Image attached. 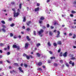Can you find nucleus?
<instances>
[{
	"label": "nucleus",
	"instance_id": "obj_1",
	"mask_svg": "<svg viewBox=\"0 0 76 76\" xmlns=\"http://www.w3.org/2000/svg\"><path fill=\"white\" fill-rule=\"evenodd\" d=\"M44 17L42 16L40 18V20H39V23L41 24L42 23V20H44Z\"/></svg>",
	"mask_w": 76,
	"mask_h": 76
},
{
	"label": "nucleus",
	"instance_id": "obj_2",
	"mask_svg": "<svg viewBox=\"0 0 76 76\" xmlns=\"http://www.w3.org/2000/svg\"><path fill=\"white\" fill-rule=\"evenodd\" d=\"M43 32H44V30L41 29L38 32V34L39 35H41V34H42V33H43Z\"/></svg>",
	"mask_w": 76,
	"mask_h": 76
},
{
	"label": "nucleus",
	"instance_id": "obj_3",
	"mask_svg": "<svg viewBox=\"0 0 76 76\" xmlns=\"http://www.w3.org/2000/svg\"><path fill=\"white\" fill-rule=\"evenodd\" d=\"M19 14V13L17 12V13H16V12H14V17H15V16H18Z\"/></svg>",
	"mask_w": 76,
	"mask_h": 76
},
{
	"label": "nucleus",
	"instance_id": "obj_4",
	"mask_svg": "<svg viewBox=\"0 0 76 76\" xmlns=\"http://www.w3.org/2000/svg\"><path fill=\"white\" fill-rule=\"evenodd\" d=\"M69 63L70 64H72V66H74V65H75V63H74V62H72V61H70L69 62Z\"/></svg>",
	"mask_w": 76,
	"mask_h": 76
},
{
	"label": "nucleus",
	"instance_id": "obj_5",
	"mask_svg": "<svg viewBox=\"0 0 76 76\" xmlns=\"http://www.w3.org/2000/svg\"><path fill=\"white\" fill-rule=\"evenodd\" d=\"M67 54V52H65V53L63 54V56H64V57H66Z\"/></svg>",
	"mask_w": 76,
	"mask_h": 76
},
{
	"label": "nucleus",
	"instance_id": "obj_6",
	"mask_svg": "<svg viewBox=\"0 0 76 76\" xmlns=\"http://www.w3.org/2000/svg\"><path fill=\"white\" fill-rule=\"evenodd\" d=\"M28 45H29V44L28 43H26V44L25 47L26 49H27V48H28Z\"/></svg>",
	"mask_w": 76,
	"mask_h": 76
},
{
	"label": "nucleus",
	"instance_id": "obj_7",
	"mask_svg": "<svg viewBox=\"0 0 76 76\" xmlns=\"http://www.w3.org/2000/svg\"><path fill=\"white\" fill-rule=\"evenodd\" d=\"M42 62H39L38 63H37L36 64L37 65V66H40L42 65Z\"/></svg>",
	"mask_w": 76,
	"mask_h": 76
},
{
	"label": "nucleus",
	"instance_id": "obj_8",
	"mask_svg": "<svg viewBox=\"0 0 76 76\" xmlns=\"http://www.w3.org/2000/svg\"><path fill=\"white\" fill-rule=\"evenodd\" d=\"M18 69L20 72H22V73H23V71L22 69V68L21 67H19L18 68Z\"/></svg>",
	"mask_w": 76,
	"mask_h": 76
},
{
	"label": "nucleus",
	"instance_id": "obj_9",
	"mask_svg": "<svg viewBox=\"0 0 76 76\" xmlns=\"http://www.w3.org/2000/svg\"><path fill=\"white\" fill-rule=\"evenodd\" d=\"M31 23V21H28L26 23V24L28 26H29L30 24Z\"/></svg>",
	"mask_w": 76,
	"mask_h": 76
},
{
	"label": "nucleus",
	"instance_id": "obj_10",
	"mask_svg": "<svg viewBox=\"0 0 76 76\" xmlns=\"http://www.w3.org/2000/svg\"><path fill=\"white\" fill-rule=\"evenodd\" d=\"M39 7H37V8H35V12H37V11H39Z\"/></svg>",
	"mask_w": 76,
	"mask_h": 76
},
{
	"label": "nucleus",
	"instance_id": "obj_11",
	"mask_svg": "<svg viewBox=\"0 0 76 76\" xmlns=\"http://www.w3.org/2000/svg\"><path fill=\"white\" fill-rule=\"evenodd\" d=\"M49 35L50 36H52L53 35V33L52 32H51V31H49Z\"/></svg>",
	"mask_w": 76,
	"mask_h": 76
},
{
	"label": "nucleus",
	"instance_id": "obj_12",
	"mask_svg": "<svg viewBox=\"0 0 76 76\" xmlns=\"http://www.w3.org/2000/svg\"><path fill=\"white\" fill-rule=\"evenodd\" d=\"M57 44H58V45H61V41H58L57 42Z\"/></svg>",
	"mask_w": 76,
	"mask_h": 76
},
{
	"label": "nucleus",
	"instance_id": "obj_13",
	"mask_svg": "<svg viewBox=\"0 0 76 76\" xmlns=\"http://www.w3.org/2000/svg\"><path fill=\"white\" fill-rule=\"evenodd\" d=\"M19 7L20 9H22V4H20L19 5Z\"/></svg>",
	"mask_w": 76,
	"mask_h": 76
},
{
	"label": "nucleus",
	"instance_id": "obj_14",
	"mask_svg": "<svg viewBox=\"0 0 76 76\" xmlns=\"http://www.w3.org/2000/svg\"><path fill=\"white\" fill-rule=\"evenodd\" d=\"M17 45H14L13 46V48H17Z\"/></svg>",
	"mask_w": 76,
	"mask_h": 76
},
{
	"label": "nucleus",
	"instance_id": "obj_15",
	"mask_svg": "<svg viewBox=\"0 0 76 76\" xmlns=\"http://www.w3.org/2000/svg\"><path fill=\"white\" fill-rule=\"evenodd\" d=\"M37 56L38 57H39L41 56V54L39 53H37Z\"/></svg>",
	"mask_w": 76,
	"mask_h": 76
},
{
	"label": "nucleus",
	"instance_id": "obj_16",
	"mask_svg": "<svg viewBox=\"0 0 76 76\" xmlns=\"http://www.w3.org/2000/svg\"><path fill=\"white\" fill-rule=\"evenodd\" d=\"M33 34L34 35L36 36L37 35V33H36V31H34L33 32Z\"/></svg>",
	"mask_w": 76,
	"mask_h": 76
},
{
	"label": "nucleus",
	"instance_id": "obj_17",
	"mask_svg": "<svg viewBox=\"0 0 76 76\" xmlns=\"http://www.w3.org/2000/svg\"><path fill=\"white\" fill-rule=\"evenodd\" d=\"M17 50H20V46H18L17 47Z\"/></svg>",
	"mask_w": 76,
	"mask_h": 76
},
{
	"label": "nucleus",
	"instance_id": "obj_18",
	"mask_svg": "<svg viewBox=\"0 0 76 76\" xmlns=\"http://www.w3.org/2000/svg\"><path fill=\"white\" fill-rule=\"evenodd\" d=\"M36 45L37 47H39V46H40V45H41V44L40 43H38Z\"/></svg>",
	"mask_w": 76,
	"mask_h": 76
},
{
	"label": "nucleus",
	"instance_id": "obj_19",
	"mask_svg": "<svg viewBox=\"0 0 76 76\" xmlns=\"http://www.w3.org/2000/svg\"><path fill=\"white\" fill-rule=\"evenodd\" d=\"M1 30H2L4 32H6V30L4 28H2Z\"/></svg>",
	"mask_w": 76,
	"mask_h": 76
},
{
	"label": "nucleus",
	"instance_id": "obj_20",
	"mask_svg": "<svg viewBox=\"0 0 76 76\" xmlns=\"http://www.w3.org/2000/svg\"><path fill=\"white\" fill-rule=\"evenodd\" d=\"M37 70H38L39 71H42V69L40 68H38L37 69Z\"/></svg>",
	"mask_w": 76,
	"mask_h": 76
},
{
	"label": "nucleus",
	"instance_id": "obj_21",
	"mask_svg": "<svg viewBox=\"0 0 76 76\" xmlns=\"http://www.w3.org/2000/svg\"><path fill=\"white\" fill-rule=\"evenodd\" d=\"M0 46L1 47H3L4 46V44L2 43H0Z\"/></svg>",
	"mask_w": 76,
	"mask_h": 76
},
{
	"label": "nucleus",
	"instance_id": "obj_22",
	"mask_svg": "<svg viewBox=\"0 0 76 76\" xmlns=\"http://www.w3.org/2000/svg\"><path fill=\"white\" fill-rule=\"evenodd\" d=\"M1 23H3V24H5V23H5V22L4 20H2L1 21Z\"/></svg>",
	"mask_w": 76,
	"mask_h": 76
},
{
	"label": "nucleus",
	"instance_id": "obj_23",
	"mask_svg": "<svg viewBox=\"0 0 76 76\" xmlns=\"http://www.w3.org/2000/svg\"><path fill=\"white\" fill-rule=\"evenodd\" d=\"M59 56L60 57H62V56H63V53L62 52H61L59 55Z\"/></svg>",
	"mask_w": 76,
	"mask_h": 76
},
{
	"label": "nucleus",
	"instance_id": "obj_24",
	"mask_svg": "<svg viewBox=\"0 0 76 76\" xmlns=\"http://www.w3.org/2000/svg\"><path fill=\"white\" fill-rule=\"evenodd\" d=\"M53 45L55 47H56V46H57V43H56V42L54 43Z\"/></svg>",
	"mask_w": 76,
	"mask_h": 76
},
{
	"label": "nucleus",
	"instance_id": "obj_25",
	"mask_svg": "<svg viewBox=\"0 0 76 76\" xmlns=\"http://www.w3.org/2000/svg\"><path fill=\"white\" fill-rule=\"evenodd\" d=\"M48 46H49V47H51V44H50V42H48Z\"/></svg>",
	"mask_w": 76,
	"mask_h": 76
},
{
	"label": "nucleus",
	"instance_id": "obj_26",
	"mask_svg": "<svg viewBox=\"0 0 76 76\" xmlns=\"http://www.w3.org/2000/svg\"><path fill=\"white\" fill-rule=\"evenodd\" d=\"M13 36V33H10V37H11Z\"/></svg>",
	"mask_w": 76,
	"mask_h": 76
},
{
	"label": "nucleus",
	"instance_id": "obj_27",
	"mask_svg": "<svg viewBox=\"0 0 76 76\" xmlns=\"http://www.w3.org/2000/svg\"><path fill=\"white\" fill-rule=\"evenodd\" d=\"M10 52H8L7 53V56H9V55H10Z\"/></svg>",
	"mask_w": 76,
	"mask_h": 76
},
{
	"label": "nucleus",
	"instance_id": "obj_28",
	"mask_svg": "<svg viewBox=\"0 0 76 76\" xmlns=\"http://www.w3.org/2000/svg\"><path fill=\"white\" fill-rule=\"evenodd\" d=\"M72 35H73V33H70L69 34V36H72Z\"/></svg>",
	"mask_w": 76,
	"mask_h": 76
},
{
	"label": "nucleus",
	"instance_id": "obj_29",
	"mask_svg": "<svg viewBox=\"0 0 76 76\" xmlns=\"http://www.w3.org/2000/svg\"><path fill=\"white\" fill-rule=\"evenodd\" d=\"M15 25V24H14V23H12L10 25V26H11V27H13V26H14Z\"/></svg>",
	"mask_w": 76,
	"mask_h": 76
},
{
	"label": "nucleus",
	"instance_id": "obj_30",
	"mask_svg": "<svg viewBox=\"0 0 76 76\" xmlns=\"http://www.w3.org/2000/svg\"><path fill=\"white\" fill-rule=\"evenodd\" d=\"M54 65L55 67H57V66H58V65L57 64H54Z\"/></svg>",
	"mask_w": 76,
	"mask_h": 76
},
{
	"label": "nucleus",
	"instance_id": "obj_31",
	"mask_svg": "<svg viewBox=\"0 0 76 76\" xmlns=\"http://www.w3.org/2000/svg\"><path fill=\"white\" fill-rule=\"evenodd\" d=\"M57 33L58 35H60V32L59 31H57Z\"/></svg>",
	"mask_w": 76,
	"mask_h": 76
},
{
	"label": "nucleus",
	"instance_id": "obj_32",
	"mask_svg": "<svg viewBox=\"0 0 76 76\" xmlns=\"http://www.w3.org/2000/svg\"><path fill=\"white\" fill-rule=\"evenodd\" d=\"M72 38H76V34H73V37H72Z\"/></svg>",
	"mask_w": 76,
	"mask_h": 76
},
{
	"label": "nucleus",
	"instance_id": "obj_33",
	"mask_svg": "<svg viewBox=\"0 0 76 76\" xmlns=\"http://www.w3.org/2000/svg\"><path fill=\"white\" fill-rule=\"evenodd\" d=\"M47 27L48 28L50 27V25L48 24L47 25Z\"/></svg>",
	"mask_w": 76,
	"mask_h": 76
},
{
	"label": "nucleus",
	"instance_id": "obj_34",
	"mask_svg": "<svg viewBox=\"0 0 76 76\" xmlns=\"http://www.w3.org/2000/svg\"><path fill=\"white\" fill-rule=\"evenodd\" d=\"M50 58L51 59H55V58H55V57H50Z\"/></svg>",
	"mask_w": 76,
	"mask_h": 76
},
{
	"label": "nucleus",
	"instance_id": "obj_35",
	"mask_svg": "<svg viewBox=\"0 0 76 76\" xmlns=\"http://www.w3.org/2000/svg\"><path fill=\"white\" fill-rule=\"evenodd\" d=\"M26 57L27 59H29L30 57H29V56L27 55V56H26Z\"/></svg>",
	"mask_w": 76,
	"mask_h": 76
},
{
	"label": "nucleus",
	"instance_id": "obj_36",
	"mask_svg": "<svg viewBox=\"0 0 76 76\" xmlns=\"http://www.w3.org/2000/svg\"><path fill=\"white\" fill-rule=\"evenodd\" d=\"M23 56L24 57H26V56H27V55H26V54L25 53H24L23 55Z\"/></svg>",
	"mask_w": 76,
	"mask_h": 76
},
{
	"label": "nucleus",
	"instance_id": "obj_37",
	"mask_svg": "<svg viewBox=\"0 0 76 76\" xmlns=\"http://www.w3.org/2000/svg\"><path fill=\"white\" fill-rule=\"evenodd\" d=\"M24 66H25V67H28V65L26 64H24Z\"/></svg>",
	"mask_w": 76,
	"mask_h": 76
},
{
	"label": "nucleus",
	"instance_id": "obj_38",
	"mask_svg": "<svg viewBox=\"0 0 76 76\" xmlns=\"http://www.w3.org/2000/svg\"><path fill=\"white\" fill-rule=\"evenodd\" d=\"M26 20V18H25V17H24L23 18V22H25Z\"/></svg>",
	"mask_w": 76,
	"mask_h": 76
},
{
	"label": "nucleus",
	"instance_id": "obj_39",
	"mask_svg": "<svg viewBox=\"0 0 76 76\" xmlns=\"http://www.w3.org/2000/svg\"><path fill=\"white\" fill-rule=\"evenodd\" d=\"M9 21H12V18H10L9 19Z\"/></svg>",
	"mask_w": 76,
	"mask_h": 76
},
{
	"label": "nucleus",
	"instance_id": "obj_40",
	"mask_svg": "<svg viewBox=\"0 0 76 76\" xmlns=\"http://www.w3.org/2000/svg\"><path fill=\"white\" fill-rule=\"evenodd\" d=\"M49 53H50V54H53V52L51 51H49Z\"/></svg>",
	"mask_w": 76,
	"mask_h": 76
},
{
	"label": "nucleus",
	"instance_id": "obj_41",
	"mask_svg": "<svg viewBox=\"0 0 76 76\" xmlns=\"http://www.w3.org/2000/svg\"><path fill=\"white\" fill-rule=\"evenodd\" d=\"M60 63H63V61L62 60H60Z\"/></svg>",
	"mask_w": 76,
	"mask_h": 76
},
{
	"label": "nucleus",
	"instance_id": "obj_42",
	"mask_svg": "<svg viewBox=\"0 0 76 76\" xmlns=\"http://www.w3.org/2000/svg\"><path fill=\"white\" fill-rule=\"evenodd\" d=\"M2 26L3 28H6V26L4 25H3Z\"/></svg>",
	"mask_w": 76,
	"mask_h": 76
},
{
	"label": "nucleus",
	"instance_id": "obj_43",
	"mask_svg": "<svg viewBox=\"0 0 76 76\" xmlns=\"http://www.w3.org/2000/svg\"><path fill=\"white\" fill-rule=\"evenodd\" d=\"M14 65H15V66H18V64L17 63H15Z\"/></svg>",
	"mask_w": 76,
	"mask_h": 76
},
{
	"label": "nucleus",
	"instance_id": "obj_44",
	"mask_svg": "<svg viewBox=\"0 0 76 76\" xmlns=\"http://www.w3.org/2000/svg\"><path fill=\"white\" fill-rule=\"evenodd\" d=\"M51 61L50 60H48V63H51Z\"/></svg>",
	"mask_w": 76,
	"mask_h": 76
},
{
	"label": "nucleus",
	"instance_id": "obj_45",
	"mask_svg": "<svg viewBox=\"0 0 76 76\" xmlns=\"http://www.w3.org/2000/svg\"><path fill=\"white\" fill-rule=\"evenodd\" d=\"M66 66H67V67H69V64L67 63H66Z\"/></svg>",
	"mask_w": 76,
	"mask_h": 76
},
{
	"label": "nucleus",
	"instance_id": "obj_46",
	"mask_svg": "<svg viewBox=\"0 0 76 76\" xmlns=\"http://www.w3.org/2000/svg\"><path fill=\"white\" fill-rule=\"evenodd\" d=\"M12 10H13V12H16V11L15 10V9H12Z\"/></svg>",
	"mask_w": 76,
	"mask_h": 76
},
{
	"label": "nucleus",
	"instance_id": "obj_47",
	"mask_svg": "<svg viewBox=\"0 0 76 76\" xmlns=\"http://www.w3.org/2000/svg\"><path fill=\"white\" fill-rule=\"evenodd\" d=\"M17 11H18V13H19V12H20V9H18Z\"/></svg>",
	"mask_w": 76,
	"mask_h": 76
},
{
	"label": "nucleus",
	"instance_id": "obj_48",
	"mask_svg": "<svg viewBox=\"0 0 76 76\" xmlns=\"http://www.w3.org/2000/svg\"><path fill=\"white\" fill-rule=\"evenodd\" d=\"M72 13H76V12H75L74 11H72Z\"/></svg>",
	"mask_w": 76,
	"mask_h": 76
},
{
	"label": "nucleus",
	"instance_id": "obj_49",
	"mask_svg": "<svg viewBox=\"0 0 76 76\" xmlns=\"http://www.w3.org/2000/svg\"><path fill=\"white\" fill-rule=\"evenodd\" d=\"M42 28L43 29H46V27H45V26H42Z\"/></svg>",
	"mask_w": 76,
	"mask_h": 76
},
{
	"label": "nucleus",
	"instance_id": "obj_50",
	"mask_svg": "<svg viewBox=\"0 0 76 76\" xmlns=\"http://www.w3.org/2000/svg\"><path fill=\"white\" fill-rule=\"evenodd\" d=\"M7 50H9V49H10V47H9V46H8L7 47Z\"/></svg>",
	"mask_w": 76,
	"mask_h": 76
},
{
	"label": "nucleus",
	"instance_id": "obj_51",
	"mask_svg": "<svg viewBox=\"0 0 76 76\" xmlns=\"http://www.w3.org/2000/svg\"><path fill=\"white\" fill-rule=\"evenodd\" d=\"M61 51V49H59V50H58V53H60Z\"/></svg>",
	"mask_w": 76,
	"mask_h": 76
},
{
	"label": "nucleus",
	"instance_id": "obj_52",
	"mask_svg": "<svg viewBox=\"0 0 76 76\" xmlns=\"http://www.w3.org/2000/svg\"><path fill=\"white\" fill-rule=\"evenodd\" d=\"M27 31H30V28H28L27 29Z\"/></svg>",
	"mask_w": 76,
	"mask_h": 76
},
{
	"label": "nucleus",
	"instance_id": "obj_53",
	"mask_svg": "<svg viewBox=\"0 0 76 76\" xmlns=\"http://www.w3.org/2000/svg\"><path fill=\"white\" fill-rule=\"evenodd\" d=\"M11 4H12V5H13V4H15V2H12L11 3Z\"/></svg>",
	"mask_w": 76,
	"mask_h": 76
},
{
	"label": "nucleus",
	"instance_id": "obj_54",
	"mask_svg": "<svg viewBox=\"0 0 76 76\" xmlns=\"http://www.w3.org/2000/svg\"><path fill=\"white\" fill-rule=\"evenodd\" d=\"M60 37V35H59V34H58L56 36L57 38H58V37Z\"/></svg>",
	"mask_w": 76,
	"mask_h": 76
},
{
	"label": "nucleus",
	"instance_id": "obj_55",
	"mask_svg": "<svg viewBox=\"0 0 76 76\" xmlns=\"http://www.w3.org/2000/svg\"><path fill=\"white\" fill-rule=\"evenodd\" d=\"M40 5V4L39 3H37V6H39V5Z\"/></svg>",
	"mask_w": 76,
	"mask_h": 76
},
{
	"label": "nucleus",
	"instance_id": "obj_56",
	"mask_svg": "<svg viewBox=\"0 0 76 76\" xmlns=\"http://www.w3.org/2000/svg\"><path fill=\"white\" fill-rule=\"evenodd\" d=\"M26 39L28 41H31V39L30 38H27Z\"/></svg>",
	"mask_w": 76,
	"mask_h": 76
},
{
	"label": "nucleus",
	"instance_id": "obj_57",
	"mask_svg": "<svg viewBox=\"0 0 76 76\" xmlns=\"http://www.w3.org/2000/svg\"><path fill=\"white\" fill-rule=\"evenodd\" d=\"M70 16H71V17H73V14H70Z\"/></svg>",
	"mask_w": 76,
	"mask_h": 76
},
{
	"label": "nucleus",
	"instance_id": "obj_58",
	"mask_svg": "<svg viewBox=\"0 0 76 76\" xmlns=\"http://www.w3.org/2000/svg\"><path fill=\"white\" fill-rule=\"evenodd\" d=\"M75 57H72L71 58V60H75Z\"/></svg>",
	"mask_w": 76,
	"mask_h": 76
},
{
	"label": "nucleus",
	"instance_id": "obj_59",
	"mask_svg": "<svg viewBox=\"0 0 76 76\" xmlns=\"http://www.w3.org/2000/svg\"><path fill=\"white\" fill-rule=\"evenodd\" d=\"M51 29H53L54 28V27L53 26H50Z\"/></svg>",
	"mask_w": 76,
	"mask_h": 76
},
{
	"label": "nucleus",
	"instance_id": "obj_60",
	"mask_svg": "<svg viewBox=\"0 0 76 76\" xmlns=\"http://www.w3.org/2000/svg\"><path fill=\"white\" fill-rule=\"evenodd\" d=\"M0 53H3V51H2V50H0Z\"/></svg>",
	"mask_w": 76,
	"mask_h": 76
},
{
	"label": "nucleus",
	"instance_id": "obj_61",
	"mask_svg": "<svg viewBox=\"0 0 76 76\" xmlns=\"http://www.w3.org/2000/svg\"><path fill=\"white\" fill-rule=\"evenodd\" d=\"M22 28L23 29H25V27L24 26H23Z\"/></svg>",
	"mask_w": 76,
	"mask_h": 76
},
{
	"label": "nucleus",
	"instance_id": "obj_62",
	"mask_svg": "<svg viewBox=\"0 0 76 76\" xmlns=\"http://www.w3.org/2000/svg\"><path fill=\"white\" fill-rule=\"evenodd\" d=\"M7 62L8 63H10V61H9L8 60H7Z\"/></svg>",
	"mask_w": 76,
	"mask_h": 76
},
{
	"label": "nucleus",
	"instance_id": "obj_63",
	"mask_svg": "<svg viewBox=\"0 0 76 76\" xmlns=\"http://www.w3.org/2000/svg\"><path fill=\"white\" fill-rule=\"evenodd\" d=\"M72 28H74V29H75V26H73L72 27Z\"/></svg>",
	"mask_w": 76,
	"mask_h": 76
},
{
	"label": "nucleus",
	"instance_id": "obj_64",
	"mask_svg": "<svg viewBox=\"0 0 76 76\" xmlns=\"http://www.w3.org/2000/svg\"><path fill=\"white\" fill-rule=\"evenodd\" d=\"M74 4H76V1H74Z\"/></svg>",
	"mask_w": 76,
	"mask_h": 76
}]
</instances>
